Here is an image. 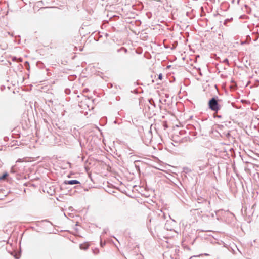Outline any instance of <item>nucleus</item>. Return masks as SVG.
<instances>
[{"instance_id": "nucleus-1", "label": "nucleus", "mask_w": 259, "mask_h": 259, "mask_svg": "<svg viewBox=\"0 0 259 259\" xmlns=\"http://www.w3.org/2000/svg\"><path fill=\"white\" fill-rule=\"evenodd\" d=\"M208 105L211 110L215 112H217L220 109V106L218 103V101L214 98L209 100Z\"/></svg>"}, {"instance_id": "nucleus-2", "label": "nucleus", "mask_w": 259, "mask_h": 259, "mask_svg": "<svg viewBox=\"0 0 259 259\" xmlns=\"http://www.w3.org/2000/svg\"><path fill=\"white\" fill-rule=\"evenodd\" d=\"M64 183L65 184H68V185H74V184H80V182L77 180L65 181Z\"/></svg>"}, {"instance_id": "nucleus-3", "label": "nucleus", "mask_w": 259, "mask_h": 259, "mask_svg": "<svg viewBox=\"0 0 259 259\" xmlns=\"http://www.w3.org/2000/svg\"><path fill=\"white\" fill-rule=\"evenodd\" d=\"M8 176V174L7 172L3 174L2 176H0V181L5 180Z\"/></svg>"}, {"instance_id": "nucleus-4", "label": "nucleus", "mask_w": 259, "mask_h": 259, "mask_svg": "<svg viewBox=\"0 0 259 259\" xmlns=\"http://www.w3.org/2000/svg\"><path fill=\"white\" fill-rule=\"evenodd\" d=\"M89 245L88 244H80V248L81 249H86L88 248Z\"/></svg>"}, {"instance_id": "nucleus-5", "label": "nucleus", "mask_w": 259, "mask_h": 259, "mask_svg": "<svg viewBox=\"0 0 259 259\" xmlns=\"http://www.w3.org/2000/svg\"><path fill=\"white\" fill-rule=\"evenodd\" d=\"M158 78L160 79V80H161L162 79V74H160L159 75H158Z\"/></svg>"}]
</instances>
